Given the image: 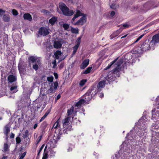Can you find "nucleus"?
Listing matches in <instances>:
<instances>
[{
	"instance_id": "nucleus-20",
	"label": "nucleus",
	"mask_w": 159,
	"mask_h": 159,
	"mask_svg": "<svg viewBox=\"0 0 159 159\" xmlns=\"http://www.w3.org/2000/svg\"><path fill=\"white\" fill-rule=\"evenodd\" d=\"M70 118L69 117L65 118L64 120H63V126L65 128L68 125L70 124Z\"/></svg>"
},
{
	"instance_id": "nucleus-59",
	"label": "nucleus",
	"mask_w": 159,
	"mask_h": 159,
	"mask_svg": "<svg viewBox=\"0 0 159 159\" xmlns=\"http://www.w3.org/2000/svg\"><path fill=\"white\" fill-rule=\"evenodd\" d=\"M14 136H15L14 134L13 133H11V134H10V138L11 139H12L14 138Z\"/></svg>"
},
{
	"instance_id": "nucleus-51",
	"label": "nucleus",
	"mask_w": 159,
	"mask_h": 159,
	"mask_svg": "<svg viewBox=\"0 0 159 159\" xmlns=\"http://www.w3.org/2000/svg\"><path fill=\"white\" fill-rule=\"evenodd\" d=\"M72 32L75 34H77L78 33L79 31L77 29H74L72 30Z\"/></svg>"
},
{
	"instance_id": "nucleus-44",
	"label": "nucleus",
	"mask_w": 159,
	"mask_h": 159,
	"mask_svg": "<svg viewBox=\"0 0 159 159\" xmlns=\"http://www.w3.org/2000/svg\"><path fill=\"white\" fill-rule=\"evenodd\" d=\"M8 149V146L7 143H5L4 145V151L5 152L7 151Z\"/></svg>"
},
{
	"instance_id": "nucleus-21",
	"label": "nucleus",
	"mask_w": 159,
	"mask_h": 159,
	"mask_svg": "<svg viewBox=\"0 0 159 159\" xmlns=\"http://www.w3.org/2000/svg\"><path fill=\"white\" fill-rule=\"evenodd\" d=\"M10 126L8 125H6L5 127V128L4 130V133L6 136H8V133L10 130Z\"/></svg>"
},
{
	"instance_id": "nucleus-40",
	"label": "nucleus",
	"mask_w": 159,
	"mask_h": 159,
	"mask_svg": "<svg viewBox=\"0 0 159 159\" xmlns=\"http://www.w3.org/2000/svg\"><path fill=\"white\" fill-rule=\"evenodd\" d=\"M120 152H119L115 154V157L114 158V159H122L121 157H120Z\"/></svg>"
},
{
	"instance_id": "nucleus-58",
	"label": "nucleus",
	"mask_w": 159,
	"mask_h": 159,
	"mask_svg": "<svg viewBox=\"0 0 159 159\" xmlns=\"http://www.w3.org/2000/svg\"><path fill=\"white\" fill-rule=\"evenodd\" d=\"M5 12V11L4 10L0 9V16L2 15Z\"/></svg>"
},
{
	"instance_id": "nucleus-19",
	"label": "nucleus",
	"mask_w": 159,
	"mask_h": 159,
	"mask_svg": "<svg viewBox=\"0 0 159 159\" xmlns=\"http://www.w3.org/2000/svg\"><path fill=\"white\" fill-rule=\"evenodd\" d=\"M23 18L24 20H27L29 21H31L32 20L31 15L29 13H25L23 15Z\"/></svg>"
},
{
	"instance_id": "nucleus-39",
	"label": "nucleus",
	"mask_w": 159,
	"mask_h": 159,
	"mask_svg": "<svg viewBox=\"0 0 159 159\" xmlns=\"http://www.w3.org/2000/svg\"><path fill=\"white\" fill-rule=\"evenodd\" d=\"M118 7V5L115 3H113L110 5V7L113 9H115Z\"/></svg>"
},
{
	"instance_id": "nucleus-29",
	"label": "nucleus",
	"mask_w": 159,
	"mask_h": 159,
	"mask_svg": "<svg viewBox=\"0 0 159 159\" xmlns=\"http://www.w3.org/2000/svg\"><path fill=\"white\" fill-rule=\"evenodd\" d=\"M80 46V43H77V44L73 48V51L72 54L73 55L74 54L76 53L77 50Z\"/></svg>"
},
{
	"instance_id": "nucleus-6",
	"label": "nucleus",
	"mask_w": 159,
	"mask_h": 159,
	"mask_svg": "<svg viewBox=\"0 0 159 159\" xmlns=\"http://www.w3.org/2000/svg\"><path fill=\"white\" fill-rule=\"evenodd\" d=\"M142 50L143 51H146L147 50H149L150 49L154 50V47L153 45L151 46L150 42L148 41H146L143 43L141 46Z\"/></svg>"
},
{
	"instance_id": "nucleus-3",
	"label": "nucleus",
	"mask_w": 159,
	"mask_h": 159,
	"mask_svg": "<svg viewBox=\"0 0 159 159\" xmlns=\"http://www.w3.org/2000/svg\"><path fill=\"white\" fill-rule=\"evenodd\" d=\"M127 141L125 143H123L121 145L123 147V148L124 150V154L122 157H120L122 159H129L128 155L130 152V150L132 149V147L130 144L126 143Z\"/></svg>"
},
{
	"instance_id": "nucleus-35",
	"label": "nucleus",
	"mask_w": 159,
	"mask_h": 159,
	"mask_svg": "<svg viewBox=\"0 0 159 159\" xmlns=\"http://www.w3.org/2000/svg\"><path fill=\"white\" fill-rule=\"evenodd\" d=\"M29 59L33 63H34L37 62V61H38L37 59L35 58L34 57L31 56L30 57Z\"/></svg>"
},
{
	"instance_id": "nucleus-7",
	"label": "nucleus",
	"mask_w": 159,
	"mask_h": 159,
	"mask_svg": "<svg viewBox=\"0 0 159 159\" xmlns=\"http://www.w3.org/2000/svg\"><path fill=\"white\" fill-rule=\"evenodd\" d=\"M60 123V120L58 119L57 121L54 124L53 128H54V129H56V130L58 131V136L57 137V139L59 140L60 139V136L62 134V132H61V131L60 129V125L59 124Z\"/></svg>"
},
{
	"instance_id": "nucleus-43",
	"label": "nucleus",
	"mask_w": 159,
	"mask_h": 159,
	"mask_svg": "<svg viewBox=\"0 0 159 159\" xmlns=\"http://www.w3.org/2000/svg\"><path fill=\"white\" fill-rule=\"evenodd\" d=\"M22 64L21 62H20L18 65V68L20 72L22 71L23 68L22 67Z\"/></svg>"
},
{
	"instance_id": "nucleus-42",
	"label": "nucleus",
	"mask_w": 159,
	"mask_h": 159,
	"mask_svg": "<svg viewBox=\"0 0 159 159\" xmlns=\"http://www.w3.org/2000/svg\"><path fill=\"white\" fill-rule=\"evenodd\" d=\"M47 80L48 82H52L53 81V77L52 76L48 77L47 78Z\"/></svg>"
},
{
	"instance_id": "nucleus-31",
	"label": "nucleus",
	"mask_w": 159,
	"mask_h": 159,
	"mask_svg": "<svg viewBox=\"0 0 159 159\" xmlns=\"http://www.w3.org/2000/svg\"><path fill=\"white\" fill-rule=\"evenodd\" d=\"M3 19L4 21L8 22L10 20V16L8 15H4L3 17Z\"/></svg>"
},
{
	"instance_id": "nucleus-54",
	"label": "nucleus",
	"mask_w": 159,
	"mask_h": 159,
	"mask_svg": "<svg viewBox=\"0 0 159 159\" xmlns=\"http://www.w3.org/2000/svg\"><path fill=\"white\" fill-rule=\"evenodd\" d=\"M16 141L17 143H19L21 141L20 138L17 137L16 138Z\"/></svg>"
},
{
	"instance_id": "nucleus-57",
	"label": "nucleus",
	"mask_w": 159,
	"mask_h": 159,
	"mask_svg": "<svg viewBox=\"0 0 159 159\" xmlns=\"http://www.w3.org/2000/svg\"><path fill=\"white\" fill-rule=\"evenodd\" d=\"M123 26L125 28H127L129 27V25L127 23L124 24Z\"/></svg>"
},
{
	"instance_id": "nucleus-36",
	"label": "nucleus",
	"mask_w": 159,
	"mask_h": 159,
	"mask_svg": "<svg viewBox=\"0 0 159 159\" xmlns=\"http://www.w3.org/2000/svg\"><path fill=\"white\" fill-rule=\"evenodd\" d=\"M84 15H85V14L82 13L79 10H77L76 13L75 15V16H77V17H78L79 16H84Z\"/></svg>"
},
{
	"instance_id": "nucleus-63",
	"label": "nucleus",
	"mask_w": 159,
	"mask_h": 159,
	"mask_svg": "<svg viewBox=\"0 0 159 159\" xmlns=\"http://www.w3.org/2000/svg\"><path fill=\"white\" fill-rule=\"evenodd\" d=\"M140 40L139 38L138 37L136 40L133 43H135L138 42Z\"/></svg>"
},
{
	"instance_id": "nucleus-5",
	"label": "nucleus",
	"mask_w": 159,
	"mask_h": 159,
	"mask_svg": "<svg viewBox=\"0 0 159 159\" xmlns=\"http://www.w3.org/2000/svg\"><path fill=\"white\" fill-rule=\"evenodd\" d=\"M126 56L127 58H125L126 60L127 61H125V63L123 65V67L124 68L126 67V66L129 65V63H131L132 64L133 63L135 62L136 59L135 54L134 53H129L127 54Z\"/></svg>"
},
{
	"instance_id": "nucleus-62",
	"label": "nucleus",
	"mask_w": 159,
	"mask_h": 159,
	"mask_svg": "<svg viewBox=\"0 0 159 159\" xmlns=\"http://www.w3.org/2000/svg\"><path fill=\"white\" fill-rule=\"evenodd\" d=\"M140 40L139 38L138 37L136 40L133 43H135L138 42Z\"/></svg>"
},
{
	"instance_id": "nucleus-11",
	"label": "nucleus",
	"mask_w": 159,
	"mask_h": 159,
	"mask_svg": "<svg viewBox=\"0 0 159 159\" xmlns=\"http://www.w3.org/2000/svg\"><path fill=\"white\" fill-rule=\"evenodd\" d=\"M158 43H159V33L154 35L150 41L151 46L153 45L154 47L155 44Z\"/></svg>"
},
{
	"instance_id": "nucleus-10",
	"label": "nucleus",
	"mask_w": 159,
	"mask_h": 159,
	"mask_svg": "<svg viewBox=\"0 0 159 159\" xmlns=\"http://www.w3.org/2000/svg\"><path fill=\"white\" fill-rule=\"evenodd\" d=\"M39 34L43 36H45L48 34L49 32L47 28L44 27L40 28L39 30Z\"/></svg>"
},
{
	"instance_id": "nucleus-28",
	"label": "nucleus",
	"mask_w": 159,
	"mask_h": 159,
	"mask_svg": "<svg viewBox=\"0 0 159 159\" xmlns=\"http://www.w3.org/2000/svg\"><path fill=\"white\" fill-rule=\"evenodd\" d=\"M62 54L61 52L59 50L57 51L54 53L55 58L57 59H59V56H60Z\"/></svg>"
},
{
	"instance_id": "nucleus-47",
	"label": "nucleus",
	"mask_w": 159,
	"mask_h": 159,
	"mask_svg": "<svg viewBox=\"0 0 159 159\" xmlns=\"http://www.w3.org/2000/svg\"><path fill=\"white\" fill-rule=\"evenodd\" d=\"M63 27L65 30H67L69 28V25L67 24H64L62 25Z\"/></svg>"
},
{
	"instance_id": "nucleus-48",
	"label": "nucleus",
	"mask_w": 159,
	"mask_h": 159,
	"mask_svg": "<svg viewBox=\"0 0 159 159\" xmlns=\"http://www.w3.org/2000/svg\"><path fill=\"white\" fill-rule=\"evenodd\" d=\"M12 12L13 15L14 16H17L18 14L17 11L15 9L12 10Z\"/></svg>"
},
{
	"instance_id": "nucleus-15",
	"label": "nucleus",
	"mask_w": 159,
	"mask_h": 159,
	"mask_svg": "<svg viewBox=\"0 0 159 159\" xmlns=\"http://www.w3.org/2000/svg\"><path fill=\"white\" fill-rule=\"evenodd\" d=\"M89 60L88 59L84 60L80 66V69H83L86 68L89 64Z\"/></svg>"
},
{
	"instance_id": "nucleus-22",
	"label": "nucleus",
	"mask_w": 159,
	"mask_h": 159,
	"mask_svg": "<svg viewBox=\"0 0 159 159\" xmlns=\"http://www.w3.org/2000/svg\"><path fill=\"white\" fill-rule=\"evenodd\" d=\"M62 46L61 42L59 41H55L54 43V47L55 48H60Z\"/></svg>"
},
{
	"instance_id": "nucleus-50",
	"label": "nucleus",
	"mask_w": 159,
	"mask_h": 159,
	"mask_svg": "<svg viewBox=\"0 0 159 159\" xmlns=\"http://www.w3.org/2000/svg\"><path fill=\"white\" fill-rule=\"evenodd\" d=\"M26 152H25L23 153L21 156H20V158H19V159H23V158L25 156L26 154Z\"/></svg>"
},
{
	"instance_id": "nucleus-46",
	"label": "nucleus",
	"mask_w": 159,
	"mask_h": 159,
	"mask_svg": "<svg viewBox=\"0 0 159 159\" xmlns=\"http://www.w3.org/2000/svg\"><path fill=\"white\" fill-rule=\"evenodd\" d=\"M50 143H52V144L53 145H51V147H54V144H55L57 143L56 141L55 140V139H53L52 140L51 139L50 141Z\"/></svg>"
},
{
	"instance_id": "nucleus-38",
	"label": "nucleus",
	"mask_w": 159,
	"mask_h": 159,
	"mask_svg": "<svg viewBox=\"0 0 159 159\" xmlns=\"http://www.w3.org/2000/svg\"><path fill=\"white\" fill-rule=\"evenodd\" d=\"M45 88H42L41 89L40 91V93L41 95H42V96H44L46 95V93L44 92L45 89Z\"/></svg>"
},
{
	"instance_id": "nucleus-33",
	"label": "nucleus",
	"mask_w": 159,
	"mask_h": 159,
	"mask_svg": "<svg viewBox=\"0 0 159 159\" xmlns=\"http://www.w3.org/2000/svg\"><path fill=\"white\" fill-rule=\"evenodd\" d=\"M92 68V66L89 67L85 71L83 72V73L84 74H87L89 73Z\"/></svg>"
},
{
	"instance_id": "nucleus-14",
	"label": "nucleus",
	"mask_w": 159,
	"mask_h": 159,
	"mask_svg": "<svg viewBox=\"0 0 159 159\" xmlns=\"http://www.w3.org/2000/svg\"><path fill=\"white\" fill-rule=\"evenodd\" d=\"M17 80L16 76L13 75H10L8 76L7 78V81L8 83H12L16 81Z\"/></svg>"
},
{
	"instance_id": "nucleus-61",
	"label": "nucleus",
	"mask_w": 159,
	"mask_h": 159,
	"mask_svg": "<svg viewBox=\"0 0 159 159\" xmlns=\"http://www.w3.org/2000/svg\"><path fill=\"white\" fill-rule=\"evenodd\" d=\"M103 96H104V94H103V93H100L99 94V97L100 98H102V97H103Z\"/></svg>"
},
{
	"instance_id": "nucleus-56",
	"label": "nucleus",
	"mask_w": 159,
	"mask_h": 159,
	"mask_svg": "<svg viewBox=\"0 0 159 159\" xmlns=\"http://www.w3.org/2000/svg\"><path fill=\"white\" fill-rule=\"evenodd\" d=\"M77 18V16H76L74 15V17L72 19V20L71 21V22L74 25V23H75V22H74V20L75 19Z\"/></svg>"
},
{
	"instance_id": "nucleus-23",
	"label": "nucleus",
	"mask_w": 159,
	"mask_h": 159,
	"mask_svg": "<svg viewBox=\"0 0 159 159\" xmlns=\"http://www.w3.org/2000/svg\"><path fill=\"white\" fill-rule=\"evenodd\" d=\"M40 63L39 61H37L36 62L33 63V68L36 71H37L39 68V65H40Z\"/></svg>"
},
{
	"instance_id": "nucleus-9",
	"label": "nucleus",
	"mask_w": 159,
	"mask_h": 159,
	"mask_svg": "<svg viewBox=\"0 0 159 159\" xmlns=\"http://www.w3.org/2000/svg\"><path fill=\"white\" fill-rule=\"evenodd\" d=\"M58 83L57 82L52 83L50 85V88L46 92L47 93H51L54 92L57 89Z\"/></svg>"
},
{
	"instance_id": "nucleus-27",
	"label": "nucleus",
	"mask_w": 159,
	"mask_h": 159,
	"mask_svg": "<svg viewBox=\"0 0 159 159\" xmlns=\"http://www.w3.org/2000/svg\"><path fill=\"white\" fill-rule=\"evenodd\" d=\"M17 86L16 85H15L14 86H12L11 87L10 90L11 91V93H16L17 91Z\"/></svg>"
},
{
	"instance_id": "nucleus-16",
	"label": "nucleus",
	"mask_w": 159,
	"mask_h": 159,
	"mask_svg": "<svg viewBox=\"0 0 159 159\" xmlns=\"http://www.w3.org/2000/svg\"><path fill=\"white\" fill-rule=\"evenodd\" d=\"M105 80H103L100 81L97 86V88L98 91H100L102 88L104 87L105 84Z\"/></svg>"
},
{
	"instance_id": "nucleus-24",
	"label": "nucleus",
	"mask_w": 159,
	"mask_h": 159,
	"mask_svg": "<svg viewBox=\"0 0 159 159\" xmlns=\"http://www.w3.org/2000/svg\"><path fill=\"white\" fill-rule=\"evenodd\" d=\"M57 18L56 16H53L50 19L49 21V23L51 25H53L54 24L56 21L57 20Z\"/></svg>"
},
{
	"instance_id": "nucleus-1",
	"label": "nucleus",
	"mask_w": 159,
	"mask_h": 159,
	"mask_svg": "<svg viewBox=\"0 0 159 159\" xmlns=\"http://www.w3.org/2000/svg\"><path fill=\"white\" fill-rule=\"evenodd\" d=\"M117 59L118 58L115 59L111 62L110 64L106 67L104 69L105 70H107L111 66L114 67V68L113 70V73L116 74L117 77H119L120 72L121 70L120 66L125 61H123L122 59H120L118 60Z\"/></svg>"
},
{
	"instance_id": "nucleus-4",
	"label": "nucleus",
	"mask_w": 159,
	"mask_h": 159,
	"mask_svg": "<svg viewBox=\"0 0 159 159\" xmlns=\"http://www.w3.org/2000/svg\"><path fill=\"white\" fill-rule=\"evenodd\" d=\"M59 7L63 14L66 16H71L74 13L73 10H70L63 3H60Z\"/></svg>"
},
{
	"instance_id": "nucleus-30",
	"label": "nucleus",
	"mask_w": 159,
	"mask_h": 159,
	"mask_svg": "<svg viewBox=\"0 0 159 159\" xmlns=\"http://www.w3.org/2000/svg\"><path fill=\"white\" fill-rule=\"evenodd\" d=\"M48 145H47L44 149V153L42 159H47L48 157V154L46 152V149L47 148Z\"/></svg>"
},
{
	"instance_id": "nucleus-17",
	"label": "nucleus",
	"mask_w": 159,
	"mask_h": 159,
	"mask_svg": "<svg viewBox=\"0 0 159 159\" xmlns=\"http://www.w3.org/2000/svg\"><path fill=\"white\" fill-rule=\"evenodd\" d=\"M85 103L84 100L83 99H82L76 103L75 107H77V108H76V109L78 108H80L82 105L84 104Z\"/></svg>"
},
{
	"instance_id": "nucleus-37",
	"label": "nucleus",
	"mask_w": 159,
	"mask_h": 159,
	"mask_svg": "<svg viewBox=\"0 0 159 159\" xmlns=\"http://www.w3.org/2000/svg\"><path fill=\"white\" fill-rule=\"evenodd\" d=\"M49 112L47 111L44 116L41 118L40 120H39V122H40L42 121L49 114Z\"/></svg>"
},
{
	"instance_id": "nucleus-53",
	"label": "nucleus",
	"mask_w": 159,
	"mask_h": 159,
	"mask_svg": "<svg viewBox=\"0 0 159 159\" xmlns=\"http://www.w3.org/2000/svg\"><path fill=\"white\" fill-rule=\"evenodd\" d=\"M44 147V144H43L41 147V148L39 149V151L38 152V156H39V154H40V152L42 151V150L43 149Z\"/></svg>"
},
{
	"instance_id": "nucleus-8",
	"label": "nucleus",
	"mask_w": 159,
	"mask_h": 159,
	"mask_svg": "<svg viewBox=\"0 0 159 159\" xmlns=\"http://www.w3.org/2000/svg\"><path fill=\"white\" fill-rule=\"evenodd\" d=\"M99 91L98 90V89L95 86H92L90 89L86 93V95L90 94L92 97H93Z\"/></svg>"
},
{
	"instance_id": "nucleus-41",
	"label": "nucleus",
	"mask_w": 159,
	"mask_h": 159,
	"mask_svg": "<svg viewBox=\"0 0 159 159\" xmlns=\"http://www.w3.org/2000/svg\"><path fill=\"white\" fill-rule=\"evenodd\" d=\"M86 82L87 80H82L80 81L79 84L80 85L82 86Z\"/></svg>"
},
{
	"instance_id": "nucleus-13",
	"label": "nucleus",
	"mask_w": 159,
	"mask_h": 159,
	"mask_svg": "<svg viewBox=\"0 0 159 159\" xmlns=\"http://www.w3.org/2000/svg\"><path fill=\"white\" fill-rule=\"evenodd\" d=\"M135 130H133L130 131V132L128 133L126 136V139L127 140H132V139L135 138H136V135H135Z\"/></svg>"
},
{
	"instance_id": "nucleus-52",
	"label": "nucleus",
	"mask_w": 159,
	"mask_h": 159,
	"mask_svg": "<svg viewBox=\"0 0 159 159\" xmlns=\"http://www.w3.org/2000/svg\"><path fill=\"white\" fill-rule=\"evenodd\" d=\"M56 153V152H54L53 150H51L50 152V154L51 156H55Z\"/></svg>"
},
{
	"instance_id": "nucleus-25",
	"label": "nucleus",
	"mask_w": 159,
	"mask_h": 159,
	"mask_svg": "<svg viewBox=\"0 0 159 159\" xmlns=\"http://www.w3.org/2000/svg\"><path fill=\"white\" fill-rule=\"evenodd\" d=\"M120 33L119 30H117L116 32L113 33L112 34L110 35V39H112L115 37L118 36V34Z\"/></svg>"
},
{
	"instance_id": "nucleus-12",
	"label": "nucleus",
	"mask_w": 159,
	"mask_h": 159,
	"mask_svg": "<svg viewBox=\"0 0 159 159\" xmlns=\"http://www.w3.org/2000/svg\"><path fill=\"white\" fill-rule=\"evenodd\" d=\"M86 15H84V16L81 17L80 20L75 23H74V25H84L86 22Z\"/></svg>"
},
{
	"instance_id": "nucleus-18",
	"label": "nucleus",
	"mask_w": 159,
	"mask_h": 159,
	"mask_svg": "<svg viewBox=\"0 0 159 159\" xmlns=\"http://www.w3.org/2000/svg\"><path fill=\"white\" fill-rule=\"evenodd\" d=\"M86 93L83 96V98H84L85 102L86 103L87 102L89 101L92 98V96L89 93L86 95Z\"/></svg>"
},
{
	"instance_id": "nucleus-45",
	"label": "nucleus",
	"mask_w": 159,
	"mask_h": 159,
	"mask_svg": "<svg viewBox=\"0 0 159 159\" xmlns=\"http://www.w3.org/2000/svg\"><path fill=\"white\" fill-rule=\"evenodd\" d=\"M73 122L74 123L76 124H80V122L79 120H77L76 118H73Z\"/></svg>"
},
{
	"instance_id": "nucleus-2",
	"label": "nucleus",
	"mask_w": 159,
	"mask_h": 159,
	"mask_svg": "<svg viewBox=\"0 0 159 159\" xmlns=\"http://www.w3.org/2000/svg\"><path fill=\"white\" fill-rule=\"evenodd\" d=\"M147 121V119L145 116H142L138 121V123L140 125L142 126L143 127V129L142 128H139L138 129V131L137 134L139 137L142 136H145L146 135L145 130L147 127L146 126L147 123L146 122Z\"/></svg>"
},
{
	"instance_id": "nucleus-32",
	"label": "nucleus",
	"mask_w": 159,
	"mask_h": 159,
	"mask_svg": "<svg viewBox=\"0 0 159 159\" xmlns=\"http://www.w3.org/2000/svg\"><path fill=\"white\" fill-rule=\"evenodd\" d=\"M74 109V107L72 106L70 109L68 110L67 114L68 116H70L72 114L73 112Z\"/></svg>"
},
{
	"instance_id": "nucleus-34",
	"label": "nucleus",
	"mask_w": 159,
	"mask_h": 159,
	"mask_svg": "<svg viewBox=\"0 0 159 159\" xmlns=\"http://www.w3.org/2000/svg\"><path fill=\"white\" fill-rule=\"evenodd\" d=\"M71 126L70 125L67 126V128H66L65 129L63 130V132L65 134H68V132L70 131L71 129Z\"/></svg>"
},
{
	"instance_id": "nucleus-26",
	"label": "nucleus",
	"mask_w": 159,
	"mask_h": 159,
	"mask_svg": "<svg viewBox=\"0 0 159 159\" xmlns=\"http://www.w3.org/2000/svg\"><path fill=\"white\" fill-rule=\"evenodd\" d=\"M152 114L153 116H157L159 117V110H157L155 109L152 110Z\"/></svg>"
},
{
	"instance_id": "nucleus-49",
	"label": "nucleus",
	"mask_w": 159,
	"mask_h": 159,
	"mask_svg": "<svg viewBox=\"0 0 159 159\" xmlns=\"http://www.w3.org/2000/svg\"><path fill=\"white\" fill-rule=\"evenodd\" d=\"M115 14V11H112L110 12V14L109 16L111 18H112Z\"/></svg>"
},
{
	"instance_id": "nucleus-64",
	"label": "nucleus",
	"mask_w": 159,
	"mask_h": 159,
	"mask_svg": "<svg viewBox=\"0 0 159 159\" xmlns=\"http://www.w3.org/2000/svg\"><path fill=\"white\" fill-rule=\"evenodd\" d=\"M37 126L38 124L37 123L35 124L34 126V128L35 129L37 127Z\"/></svg>"
},
{
	"instance_id": "nucleus-55",
	"label": "nucleus",
	"mask_w": 159,
	"mask_h": 159,
	"mask_svg": "<svg viewBox=\"0 0 159 159\" xmlns=\"http://www.w3.org/2000/svg\"><path fill=\"white\" fill-rule=\"evenodd\" d=\"M42 137L41 136H40L39 137L37 140L36 141V143L37 144H38L39 142L40 141L41 139L42 138Z\"/></svg>"
},
{
	"instance_id": "nucleus-60",
	"label": "nucleus",
	"mask_w": 159,
	"mask_h": 159,
	"mask_svg": "<svg viewBox=\"0 0 159 159\" xmlns=\"http://www.w3.org/2000/svg\"><path fill=\"white\" fill-rule=\"evenodd\" d=\"M81 37H79L78 38V40H77L78 41H77V43H79V42L80 44V39H81Z\"/></svg>"
}]
</instances>
